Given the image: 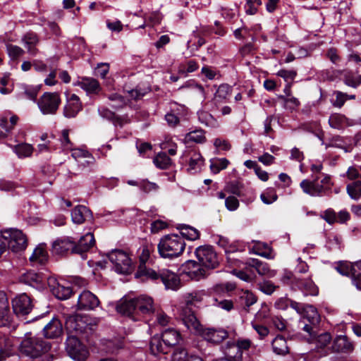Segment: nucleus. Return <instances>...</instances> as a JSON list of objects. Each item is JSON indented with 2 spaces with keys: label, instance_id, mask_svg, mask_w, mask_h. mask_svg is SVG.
Listing matches in <instances>:
<instances>
[{
  "label": "nucleus",
  "instance_id": "1",
  "mask_svg": "<svg viewBox=\"0 0 361 361\" xmlns=\"http://www.w3.org/2000/svg\"><path fill=\"white\" fill-rule=\"evenodd\" d=\"M183 323L191 333L201 336L209 343H220L228 336V331L222 328H203L196 316L188 309L183 312Z\"/></svg>",
  "mask_w": 361,
  "mask_h": 361
},
{
  "label": "nucleus",
  "instance_id": "2",
  "mask_svg": "<svg viewBox=\"0 0 361 361\" xmlns=\"http://www.w3.org/2000/svg\"><path fill=\"white\" fill-rule=\"evenodd\" d=\"M99 319L87 314H73L66 317L65 328L68 334H89L97 328Z\"/></svg>",
  "mask_w": 361,
  "mask_h": 361
},
{
  "label": "nucleus",
  "instance_id": "3",
  "mask_svg": "<svg viewBox=\"0 0 361 361\" xmlns=\"http://www.w3.org/2000/svg\"><path fill=\"white\" fill-rule=\"evenodd\" d=\"M30 334H25V338L19 345V352L21 355L32 359V361H40L39 359L49 351L51 343L41 338L31 337Z\"/></svg>",
  "mask_w": 361,
  "mask_h": 361
},
{
  "label": "nucleus",
  "instance_id": "4",
  "mask_svg": "<svg viewBox=\"0 0 361 361\" xmlns=\"http://www.w3.org/2000/svg\"><path fill=\"white\" fill-rule=\"evenodd\" d=\"M332 185L331 176L325 173L312 176V180L305 179L300 183L302 192L312 197H322L326 195Z\"/></svg>",
  "mask_w": 361,
  "mask_h": 361
},
{
  "label": "nucleus",
  "instance_id": "5",
  "mask_svg": "<svg viewBox=\"0 0 361 361\" xmlns=\"http://www.w3.org/2000/svg\"><path fill=\"white\" fill-rule=\"evenodd\" d=\"M185 248L183 238L176 234L162 237L157 245L159 254L163 258L173 259L180 256Z\"/></svg>",
  "mask_w": 361,
  "mask_h": 361
},
{
  "label": "nucleus",
  "instance_id": "6",
  "mask_svg": "<svg viewBox=\"0 0 361 361\" xmlns=\"http://www.w3.org/2000/svg\"><path fill=\"white\" fill-rule=\"evenodd\" d=\"M108 258L117 273L127 274L131 272L132 260L126 252L120 250H113L108 254Z\"/></svg>",
  "mask_w": 361,
  "mask_h": 361
},
{
  "label": "nucleus",
  "instance_id": "7",
  "mask_svg": "<svg viewBox=\"0 0 361 361\" xmlns=\"http://www.w3.org/2000/svg\"><path fill=\"white\" fill-rule=\"evenodd\" d=\"M3 240L6 243L7 247L13 252H20L27 247L26 235L18 229H9L3 234Z\"/></svg>",
  "mask_w": 361,
  "mask_h": 361
},
{
  "label": "nucleus",
  "instance_id": "8",
  "mask_svg": "<svg viewBox=\"0 0 361 361\" xmlns=\"http://www.w3.org/2000/svg\"><path fill=\"white\" fill-rule=\"evenodd\" d=\"M66 351L68 355L75 361H85L89 351L74 335H70L66 339Z\"/></svg>",
  "mask_w": 361,
  "mask_h": 361
},
{
  "label": "nucleus",
  "instance_id": "9",
  "mask_svg": "<svg viewBox=\"0 0 361 361\" xmlns=\"http://www.w3.org/2000/svg\"><path fill=\"white\" fill-rule=\"evenodd\" d=\"M302 315L301 322L304 324L302 329L313 337L315 329L320 322V316L317 310L312 305H307L304 307Z\"/></svg>",
  "mask_w": 361,
  "mask_h": 361
},
{
  "label": "nucleus",
  "instance_id": "10",
  "mask_svg": "<svg viewBox=\"0 0 361 361\" xmlns=\"http://www.w3.org/2000/svg\"><path fill=\"white\" fill-rule=\"evenodd\" d=\"M61 102L59 93L45 92L39 99L37 105L43 114H55Z\"/></svg>",
  "mask_w": 361,
  "mask_h": 361
},
{
  "label": "nucleus",
  "instance_id": "11",
  "mask_svg": "<svg viewBox=\"0 0 361 361\" xmlns=\"http://www.w3.org/2000/svg\"><path fill=\"white\" fill-rule=\"evenodd\" d=\"M195 255L203 267L214 269L218 265L217 256L212 246L198 247L195 250Z\"/></svg>",
  "mask_w": 361,
  "mask_h": 361
},
{
  "label": "nucleus",
  "instance_id": "12",
  "mask_svg": "<svg viewBox=\"0 0 361 361\" xmlns=\"http://www.w3.org/2000/svg\"><path fill=\"white\" fill-rule=\"evenodd\" d=\"M13 312L17 316L28 314L32 309V304L30 297L25 293L17 295L12 300Z\"/></svg>",
  "mask_w": 361,
  "mask_h": 361
},
{
  "label": "nucleus",
  "instance_id": "13",
  "mask_svg": "<svg viewBox=\"0 0 361 361\" xmlns=\"http://www.w3.org/2000/svg\"><path fill=\"white\" fill-rule=\"evenodd\" d=\"M100 304L98 298L89 290L82 291L78 296L77 308L80 310H93Z\"/></svg>",
  "mask_w": 361,
  "mask_h": 361
},
{
  "label": "nucleus",
  "instance_id": "14",
  "mask_svg": "<svg viewBox=\"0 0 361 361\" xmlns=\"http://www.w3.org/2000/svg\"><path fill=\"white\" fill-rule=\"evenodd\" d=\"M75 242L70 237H63L52 243L51 252L54 255H64L68 252L75 253Z\"/></svg>",
  "mask_w": 361,
  "mask_h": 361
},
{
  "label": "nucleus",
  "instance_id": "15",
  "mask_svg": "<svg viewBox=\"0 0 361 361\" xmlns=\"http://www.w3.org/2000/svg\"><path fill=\"white\" fill-rule=\"evenodd\" d=\"M137 306V315L150 316L155 313L153 299L151 297L141 295L135 298Z\"/></svg>",
  "mask_w": 361,
  "mask_h": 361
},
{
  "label": "nucleus",
  "instance_id": "16",
  "mask_svg": "<svg viewBox=\"0 0 361 361\" xmlns=\"http://www.w3.org/2000/svg\"><path fill=\"white\" fill-rule=\"evenodd\" d=\"M12 322L8 298L4 291H0V326H9Z\"/></svg>",
  "mask_w": 361,
  "mask_h": 361
},
{
  "label": "nucleus",
  "instance_id": "17",
  "mask_svg": "<svg viewBox=\"0 0 361 361\" xmlns=\"http://www.w3.org/2000/svg\"><path fill=\"white\" fill-rule=\"evenodd\" d=\"M82 110V104L79 97L72 94L67 98L66 104L63 108V115L65 117L71 118H74Z\"/></svg>",
  "mask_w": 361,
  "mask_h": 361
},
{
  "label": "nucleus",
  "instance_id": "18",
  "mask_svg": "<svg viewBox=\"0 0 361 361\" xmlns=\"http://www.w3.org/2000/svg\"><path fill=\"white\" fill-rule=\"evenodd\" d=\"M117 311L126 316L132 317L133 319H137V306L136 300L134 299L123 298L120 300L116 307Z\"/></svg>",
  "mask_w": 361,
  "mask_h": 361
},
{
  "label": "nucleus",
  "instance_id": "19",
  "mask_svg": "<svg viewBox=\"0 0 361 361\" xmlns=\"http://www.w3.org/2000/svg\"><path fill=\"white\" fill-rule=\"evenodd\" d=\"M48 284L52 293L60 300H66L72 294L73 291L71 287L58 283L54 279H49Z\"/></svg>",
  "mask_w": 361,
  "mask_h": 361
},
{
  "label": "nucleus",
  "instance_id": "20",
  "mask_svg": "<svg viewBox=\"0 0 361 361\" xmlns=\"http://www.w3.org/2000/svg\"><path fill=\"white\" fill-rule=\"evenodd\" d=\"M183 271L191 279L200 280L205 275V270L193 260L187 261L183 265Z\"/></svg>",
  "mask_w": 361,
  "mask_h": 361
},
{
  "label": "nucleus",
  "instance_id": "21",
  "mask_svg": "<svg viewBox=\"0 0 361 361\" xmlns=\"http://www.w3.org/2000/svg\"><path fill=\"white\" fill-rule=\"evenodd\" d=\"M331 348L334 352L343 353H350L354 350L353 343L343 335L337 336L335 338Z\"/></svg>",
  "mask_w": 361,
  "mask_h": 361
},
{
  "label": "nucleus",
  "instance_id": "22",
  "mask_svg": "<svg viewBox=\"0 0 361 361\" xmlns=\"http://www.w3.org/2000/svg\"><path fill=\"white\" fill-rule=\"evenodd\" d=\"M160 279L167 289L177 290L180 287V281L178 275L168 269L160 271Z\"/></svg>",
  "mask_w": 361,
  "mask_h": 361
},
{
  "label": "nucleus",
  "instance_id": "23",
  "mask_svg": "<svg viewBox=\"0 0 361 361\" xmlns=\"http://www.w3.org/2000/svg\"><path fill=\"white\" fill-rule=\"evenodd\" d=\"M204 293L202 291H193L191 293H188L184 295V300L185 305L184 307L181 308L180 312V317L183 321V314L185 310L188 309L190 310L191 313L193 315H195L194 312L191 309V306L196 305L197 303L200 302L204 297Z\"/></svg>",
  "mask_w": 361,
  "mask_h": 361
},
{
  "label": "nucleus",
  "instance_id": "24",
  "mask_svg": "<svg viewBox=\"0 0 361 361\" xmlns=\"http://www.w3.org/2000/svg\"><path fill=\"white\" fill-rule=\"evenodd\" d=\"M329 124L333 128L343 130L346 126H353L354 121L343 114L334 113L329 116Z\"/></svg>",
  "mask_w": 361,
  "mask_h": 361
},
{
  "label": "nucleus",
  "instance_id": "25",
  "mask_svg": "<svg viewBox=\"0 0 361 361\" xmlns=\"http://www.w3.org/2000/svg\"><path fill=\"white\" fill-rule=\"evenodd\" d=\"M63 332L61 322L53 318L43 329V333L46 338H54L60 336Z\"/></svg>",
  "mask_w": 361,
  "mask_h": 361
},
{
  "label": "nucleus",
  "instance_id": "26",
  "mask_svg": "<svg viewBox=\"0 0 361 361\" xmlns=\"http://www.w3.org/2000/svg\"><path fill=\"white\" fill-rule=\"evenodd\" d=\"M24 46L27 49V53L35 56L39 52L37 45L39 42L38 35L35 32H27L22 38Z\"/></svg>",
  "mask_w": 361,
  "mask_h": 361
},
{
  "label": "nucleus",
  "instance_id": "27",
  "mask_svg": "<svg viewBox=\"0 0 361 361\" xmlns=\"http://www.w3.org/2000/svg\"><path fill=\"white\" fill-rule=\"evenodd\" d=\"M71 218L73 223L81 224L92 218V213L85 206L79 205L73 209Z\"/></svg>",
  "mask_w": 361,
  "mask_h": 361
},
{
  "label": "nucleus",
  "instance_id": "28",
  "mask_svg": "<svg viewBox=\"0 0 361 361\" xmlns=\"http://www.w3.org/2000/svg\"><path fill=\"white\" fill-rule=\"evenodd\" d=\"M95 240L92 233H87L82 236L76 245L75 243V253L82 254L87 252L91 247L94 245Z\"/></svg>",
  "mask_w": 361,
  "mask_h": 361
},
{
  "label": "nucleus",
  "instance_id": "29",
  "mask_svg": "<svg viewBox=\"0 0 361 361\" xmlns=\"http://www.w3.org/2000/svg\"><path fill=\"white\" fill-rule=\"evenodd\" d=\"M273 352L279 355H286L289 353V346L286 338L283 336H276L271 342Z\"/></svg>",
  "mask_w": 361,
  "mask_h": 361
},
{
  "label": "nucleus",
  "instance_id": "30",
  "mask_svg": "<svg viewBox=\"0 0 361 361\" xmlns=\"http://www.w3.org/2000/svg\"><path fill=\"white\" fill-rule=\"evenodd\" d=\"M296 285L305 295H317L318 294V288L312 279H298Z\"/></svg>",
  "mask_w": 361,
  "mask_h": 361
},
{
  "label": "nucleus",
  "instance_id": "31",
  "mask_svg": "<svg viewBox=\"0 0 361 361\" xmlns=\"http://www.w3.org/2000/svg\"><path fill=\"white\" fill-rule=\"evenodd\" d=\"M78 85L88 94H97L101 90L99 82L92 78H82Z\"/></svg>",
  "mask_w": 361,
  "mask_h": 361
},
{
  "label": "nucleus",
  "instance_id": "32",
  "mask_svg": "<svg viewBox=\"0 0 361 361\" xmlns=\"http://www.w3.org/2000/svg\"><path fill=\"white\" fill-rule=\"evenodd\" d=\"M30 260L34 264H43L48 260V254L46 250V245L39 244L30 257Z\"/></svg>",
  "mask_w": 361,
  "mask_h": 361
},
{
  "label": "nucleus",
  "instance_id": "33",
  "mask_svg": "<svg viewBox=\"0 0 361 361\" xmlns=\"http://www.w3.org/2000/svg\"><path fill=\"white\" fill-rule=\"evenodd\" d=\"M19 280L23 283L38 287L42 283L43 277L34 271H28L20 275Z\"/></svg>",
  "mask_w": 361,
  "mask_h": 361
},
{
  "label": "nucleus",
  "instance_id": "34",
  "mask_svg": "<svg viewBox=\"0 0 361 361\" xmlns=\"http://www.w3.org/2000/svg\"><path fill=\"white\" fill-rule=\"evenodd\" d=\"M162 341L169 348L176 345L180 339V333L174 329H168L161 334Z\"/></svg>",
  "mask_w": 361,
  "mask_h": 361
},
{
  "label": "nucleus",
  "instance_id": "35",
  "mask_svg": "<svg viewBox=\"0 0 361 361\" xmlns=\"http://www.w3.org/2000/svg\"><path fill=\"white\" fill-rule=\"evenodd\" d=\"M331 341V336L330 334L327 332L321 334L314 338V343L317 350L323 351L321 355H326L328 353V350H326V348L329 345Z\"/></svg>",
  "mask_w": 361,
  "mask_h": 361
},
{
  "label": "nucleus",
  "instance_id": "36",
  "mask_svg": "<svg viewBox=\"0 0 361 361\" xmlns=\"http://www.w3.org/2000/svg\"><path fill=\"white\" fill-rule=\"evenodd\" d=\"M149 348L151 353L153 355H157L159 353H167L169 347L166 346V345L163 343L161 337L154 336L150 341Z\"/></svg>",
  "mask_w": 361,
  "mask_h": 361
},
{
  "label": "nucleus",
  "instance_id": "37",
  "mask_svg": "<svg viewBox=\"0 0 361 361\" xmlns=\"http://www.w3.org/2000/svg\"><path fill=\"white\" fill-rule=\"evenodd\" d=\"M206 141L204 132L202 130H195L187 133L184 137V142L204 143Z\"/></svg>",
  "mask_w": 361,
  "mask_h": 361
},
{
  "label": "nucleus",
  "instance_id": "38",
  "mask_svg": "<svg viewBox=\"0 0 361 361\" xmlns=\"http://www.w3.org/2000/svg\"><path fill=\"white\" fill-rule=\"evenodd\" d=\"M181 237L190 240H195L200 238V232L195 228L188 225H182L180 227Z\"/></svg>",
  "mask_w": 361,
  "mask_h": 361
},
{
  "label": "nucleus",
  "instance_id": "39",
  "mask_svg": "<svg viewBox=\"0 0 361 361\" xmlns=\"http://www.w3.org/2000/svg\"><path fill=\"white\" fill-rule=\"evenodd\" d=\"M239 300L242 307L247 310L257 302V298L252 293L245 290L241 293Z\"/></svg>",
  "mask_w": 361,
  "mask_h": 361
},
{
  "label": "nucleus",
  "instance_id": "40",
  "mask_svg": "<svg viewBox=\"0 0 361 361\" xmlns=\"http://www.w3.org/2000/svg\"><path fill=\"white\" fill-rule=\"evenodd\" d=\"M204 159L200 152H193L190 154L188 170L197 171L203 164Z\"/></svg>",
  "mask_w": 361,
  "mask_h": 361
},
{
  "label": "nucleus",
  "instance_id": "41",
  "mask_svg": "<svg viewBox=\"0 0 361 361\" xmlns=\"http://www.w3.org/2000/svg\"><path fill=\"white\" fill-rule=\"evenodd\" d=\"M155 166L161 169H166L171 165V159L165 152L159 153L153 160Z\"/></svg>",
  "mask_w": 361,
  "mask_h": 361
},
{
  "label": "nucleus",
  "instance_id": "42",
  "mask_svg": "<svg viewBox=\"0 0 361 361\" xmlns=\"http://www.w3.org/2000/svg\"><path fill=\"white\" fill-rule=\"evenodd\" d=\"M136 276H145L147 279L156 281L160 279V272L157 273L154 270L147 268L145 265L140 264Z\"/></svg>",
  "mask_w": 361,
  "mask_h": 361
},
{
  "label": "nucleus",
  "instance_id": "43",
  "mask_svg": "<svg viewBox=\"0 0 361 361\" xmlns=\"http://www.w3.org/2000/svg\"><path fill=\"white\" fill-rule=\"evenodd\" d=\"M348 138H345V140H347ZM331 146L343 149L345 152H351L353 149V147L350 144L346 145V142L344 140V138L339 136H334L330 140V144Z\"/></svg>",
  "mask_w": 361,
  "mask_h": 361
},
{
  "label": "nucleus",
  "instance_id": "44",
  "mask_svg": "<svg viewBox=\"0 0 361 361\" xmlns=\"http://www.w3.org/2000/svg\"><path fill=\"white\" fill-rule=\"evenodd\" d=\"M346 190L352 199L358 200L361 197V180H356L351 184H348Z\"/></svg>",
  "mask_w": 361,
  "mask_h": 361
},
{
  "label": "nucleus",
  "instance_id": "45",
  "mask_svg": "<svg viewBox=\"0 0 361 361\" xmlns=\"http://www.w3.org/2000/svg\"><path fill=\"white\" fill-rule=\"evenodd\" d=\"M231 87L226 84H222L219 86L214 94V100L216 102H222L226 99L228 96L231 94Z\"/></svg>",
  "mask_w": 361,
  "mask_h": 361
},
{
  "label": "nucleus",
  "instance_id": "46",
  "mask_svg": "<svg viewBox=\"0 0 361 361\" xmlns=\"http://www.w3.org/2000/svg\"><path fill=\"white\" fill-rule=\"evenodd\" d=\"M228 160L226 159V158L215 159L211 160V171L213 173L216 174L219 173L221 170L225 169L228 166Z\"/></svg>",
  "mask_w": 361,
  "mask_h": 361
},
{
  "label": "nucleus",
  "instance_id": "47",
  "mask_svg": "<svg viewBox=\"0 0 361 361\" xmlns=\"http://www.w3.org/2000/svg\"><path fill=\"white\" fill-rule=\"evenodd\" d=\"M14 151L19 157H27L32 154L33 147L27 143H22L15 146Z\"/></svg>",
  "mask_w": 361,
  "mask_h": 361
},
{
  "label": "nucleus",
  "instance_id": "48",
  "mask_svg": "<svg viewBox=\"0 0 361 361\" xmlns=\"http://www.w3.org/2000/svg\"><path fill=\"white\" fill-rule=\"evenodd\" d=\"M353 283L361 290V260L353 264Z\"/></svg>",
  "mask_w": 361,
  "mask_h": 361
},
{
  "label": "nucleus",
  "instance_id": "49",
  "mask_svg": "<svg viewBox=\"0 0 361 361\" xmlns=\"http://www.w3.org/2000/svg\"><path fill=\"white\" fill-rule=\"evenodd\" d=\"M344 83L352 87H357L361 84V75H355L350 72H345L344 74Z\"/></svg>",
  "mask_w": 361,
  "mask_h": 361
},
{
  "label": "nucleus",
  "instance_id": "50",
  "mask_svg": "<svg viewBox=\"0 0 361 361\" xmlns=\"http://www.w3.org/2000/svg\"><path fill=\"white\" fill-rule=\"evenodd\" d=\"M258 288L264 294L271 295L278 288L271 281L264 280L257 284Z\"/></svg>",
  "mask_w": 361,
  "mask_h": 361
},
{
  "label": "nucleus",
  "instance_id": "51",
  "mask_svg": "<svg viewBox=\"0 0 361 361\" xmlns=\"http://www.w3.org/2000/svg\"><path fill=\"white\" fill-rule=\"evenodd\" d=\"M261 0H246L245 11L247 15H255L258 11V8L262 5Z\"/></svg>",
  "mask_w": 361,
  "mask_h": 361
},
{
  "label": "nucleus",
  "instance_id": "52",
  "mask_svg": "<svg viewBox=\"0 0 361 361\" xmlns=\"http://www.w3.org/2000/svg\"><path fill=\"white\" fill-rule=\"evenodd\" d=\"M279 99L283 102V106L286 109L293 111L300 105L298 99L294 97H286L285 96H279Z\"/></svg>",
  "mask_w": 361,
  "mask_h": 361
},
{
  "label": "nucleus",
  "instance_id": "53",
  "mask_svg": "<svg viewBox=\"0 0 361 361\" xmlns=\"http://www.w3.org/2000/svg\"><path fill=\"white\" fill-rule=\"evenodd\" d=\"M139 188L146 193L156 192L159 189V186L157 183L147 180H141L139 181Z\"/></svg>",
  "mask_w": 361,
  "mask_h": 361
},
{
  "label": "nucleus",
  "instance_id": "54",
  "mask_svg": "<svg viewBox=\"0 0 361 361\" xmlns=\"http://www.w3.org/2000/svg\"><path fill=\"white\" fill-rule=\"evenodd\" d=\"M262 201L267 204H269L276 201L278 196L273 188L267 189L260 195Z\"/></svg>",
  "mask_w": 361,
  "mask_h": 361
},
{
  "label": "nucleus",
  "instance_id": "55",
  "mask_svg": "<svg viewBox=\"0 0 361 361\" xmlns=\"http://www.w3.org/2000/svg\"><path fill=\"white\" fill-rule=\"evenodd\" d=\"M6 49L8 56L12 59H16L19 58L25 53L24 50L21 47L13 44H8L6 46Z\"/></svg>",
  "mask_w": 361,
  "mask_h": 361
},
{
  "label": "nucleus",
  "instance_id": "56",
  "mask_svg": "<svg viewBox=\"0 0 361 361\" xmlns=\"http://www.w3.org/2000/svg\"><path fill=\"white\" fill-rule=\"evenodd\" d=\"M322 218L329 224L337 223V213L331 208L326 209L323 212Z\"/></svg>",
  "mask_w": 361,
  "mask_h": 361
},
{
  "label": "nucleus",
  "instance_id": "57",
  "mask_svg": "<svg viewBox=\"0 0 361 361\" xmlns=\"http://www.w3.org/2000/svg\"><path fill=\"white\" fill-rule=\"evenodd\" d=\"M334 94H335L336 99L332 102L333 106L335 107L341 108L345 101L348 99V94L341 91H335Z\"/></svg>",
  "mask_w": 361,
  "mask_h": 361
},
{
  "label": "nucleus",
  "instance_id": "58",
  "mask_svg": "<svg viewBox=\"0 0 361 361\" xmlns=\"http://www.w3.org/2000/svg\"><path fill=\"white\" fill-rule=\"evenodd\" d=\"M188 358L189 355L185 349L178 348L173 352L171 361H188Z\"/></svg>",
  "mask_w": 361,
  "mask_h": 361
},
{
  "label": "nucleus",
  "instance_id": "59",
  "mask_svg": "<svg viewBox=\"0 0 361 361\" xmlns=\"http://www.w3.org/2000/svg\"><path fill=\"white\" fill-rule=\"evenodd\" d=\"M109 100L114 102L111 104V106L114 109H118L120 107L123 106L126 104L125 99L120 94L117 93L111 94L109 96Z\"/></svg>",
  "mask_w": 361,
  "mask_h": 361
},
{
  "label": "nucleus",
  "instance_id": "60",
  "mask_svg": "<svg viewBox=\"0 0 361 361\" xmlns=\"http://www.w3.org/2000/svg\"><path fill=\"white\" fill-rule=\"evenodd\" d=\"M297 73L294 70L281 69L277 73V75L283 78L287 83H292Z\"/></svg>",
  "mask_w": 361,
  "mask_h": 361
},
{
  "label": "nucleus",
  "instance_id": "61",
  "mask_svg": "<svg viewBox=\"0 0 361 361\" xmlns=\"http://www.w3.org/2000/svg\"><path fill=\"white\" fill-rule=\"evenodd\" d=\"M257 274L261 276H266L271 278L275 276L276 272L274 270L270 269L269 265L266 262H261V264L258 265Z\"/></svg>",
  "mask_w": 361,
  "mask_h": 361
},
{
  "label": "nucleus",
  "instance_id": "62",
  "mask_svg": "<svg viewBox=\"0 0 361 361\" xmlns=\"http://www.w3.org/2000/svg\"><path fill=\"white\" fill-rule=\"evenodd\" d=\"M336 270L343 276H350L353 277V264L351 263H341L336 267Z\"/></svg>",
  "mask_w": 361,
  "mask_h": 361
},
{
  "label": "nucleus",
  "instance_id": "63",
  "mask_svg": "<svg viewBox=\"0 0 361 361\" xmlns=\"http://www.w3.org/2000/svg\"><path fill=\"white\" fill-rule=\"evenodd\" d=\"M61 142L63 147L67 150L73 149V144L69 139L68 130H63L61 133Z\"/></svg>",
  "mask_w": 361,
  "mask_h": 361
},
{
  "label": "nucleus",
  "instance_id": "64",
  "mask_svg": "<svg viewBox=\"0 0 361 361\" xmlns=\"http://www.w3.org/2000/svg\"><path fill=\"white\" fill-rule=\"evenodd\" d=\"M252 327L256 331L261 339H263L268 336L269 331L265 326L258 324L255 322H252Z\"/></svg>",
  "mask_w": 361,
  "mask_h": 361
}]
</instances>
